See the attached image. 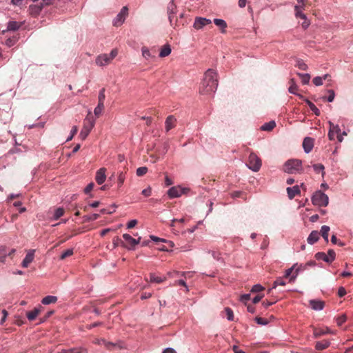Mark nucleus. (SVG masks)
Segmentation results:
<instances>
[{
	"label": "nucleus",
	"instance_id": "nucleus-1",
	"mask_svg": "<svg viewBox=\"0 0 353 353\" xmlns=\"http://www.w3.org/2000/svg\"><path fill=\"white\" fill-rule=\"evenodd\" d=\"M218 87V74L212 69H208L204 74L203 81L199 88L201 94L210 95L214 93Z\"/></svg>",
	"mask_w": 353,
	"mask_h": 353
},
{
	"label": "nucleus",
	"instance_id": "nucleus-2",
	"mask_svg": "<svg viewBox=\"0 0 353 353\" xmlns=\"http://www.w3.org/2000/svg\"><path fill=\"white\" fill-rule=\"evenodd\" d=\"M94 124L95 119L91 115L90 110H89L88 115L84 119L83 126L79 134V137L81 139H85V138L88 136L92 129L94 128Z\"/></svg>",
	"mask_w": 353,
	"mask_h": 353
},
{
	"label": "nucleus",
	"instance_id": "nucleus-3",
	"mask_svg": "<svg viewBox=\"0 0 353 353\" xmlns=\"http://www.w3.org/2000/svg\"><path fill=\"white\" fill-rule=\"evenodd\" d=\"M283 170L288 174H296L302 171V161L299 159H290L283 166Z\"/></svg>",
	"mask_w": 353,
	"mask_h": 353
},
{
	"label": "nucleus",
	"instance_id": "nucleus-4",
	"mask_svg": "<svg viewBox=\"0 0 353 353\" xmlns=\"http://www.w3.org/2000/svg\"><path fill=\"white\" fill-rule=\"evenodd\" d=\"M294 264H296V266L295 268V272H293L292 275L290 278V283H294L299 274L303 272L310 268H314L316 265V263L314 261H309L305 263H295Z\"/></svg>",
	"mask_w": 353,
	"mask_h": 353
},
{
	"label": "nucleus",
	"instance_id": "nucleus-5",
	"mask_svg": "<svg viewBox=\"0 0 353 353\" xmlns=\"http://www.w3.org/2000/svg\"><path fill=\"white\" fill-rule=\"evenodd\" d=\"M312 204L319 207H325L328 205L329 198L321 190L316 191L312 196Z\"/></svg>",
	"mask_w": 353,
	"mask_h": 353
},
{
	"label": "nucleus",
	"instance_id": "nucleus-6",
	"mask_svg": "<svg viewBox=\"0 0 353 353\" xmlns=\"http://www.w3.org/2000/svg\"><path fill=\"white\" fill-rule=\"evenodd\" d=\"M246 166L253 172H258L261 167V160L255 153L251 152Z\"/></svg>",
	"mask_w": 353,
	"mask_h": 353
},
{
	"label": "nucleus",
	"instance_id": "nucleus-7",
	"mask_svg": "<svg viewBox=\"0 0 353 353\" xmlns=\"http://www.w3.org/2000/svg\"><path fill=\"white\" fill-rule=\"evenodd\" d=\"M315 258L316 260H322L326 263H332L336 258V254L333 250L330 249L327 251V254L323 252L316 253Z\"/></svg>",
	"mask_w": 353,
	"mask_h": 353
},
{
	"label": "nucleus",
	"instance_id": "nucleus-8",
	"mask_svg": "<svg viewBox=\"0 0 353 353\" xmlns=\"http://www.w3.org/2000/svg\"><path fill=\"white\" fill-rule=\"evenodd\" d=\"M177 12V8L174 0H170L167 6V14L171 26H174L173 19Z\"/></svg>",
	"mask_w": 353,
	"mask_h": 353
},
{
	"label": "nucleus",
	"instance_id": "nucleus-9",
	"mask_svg": "<svg viewBox=\"0 0 353 353\" xmlns=\"http://www.w3.org/2000/svg\"><path fill=\"white\" fill-rule=\"evenodd\" d=\"M128 8L124 6L122 8L119 14L113 20V25L115 26H121L125 21L126 16L128 15Z\"/></svg>",
	"mask_w": 353,
	"mask_h": 353
},
{
	"label": "nucleus",
	"instance_id": "nucleus-10",
	"mask_svg": "<svg viewBox=\"0 0 353 353\" xmlns=\"http://www.w3.org/2000/svg\"><path fill=\"white\" fill-rule=\"evenodd\" d=\"M298 3L294 6V10H295V17L296 18H301V19H305V14L303 12V10L305 8V0H297Z\"/></svg>",
	"mask_w": 353,
	"mask_h": 353
},
{
	"label": "nucleus",
	"instance_id": "nucleus-11",
	"mask_svg": "<svg viewBox=\"0 0 353 353\" xmlns=\"http://www.w3.org/2000/svg\"><path fill=\"white\" fill-rule=\"evenodd\" d=\"M183 193L184 189L180 186H173L168 190V195L170 199L178 198Z\"/></svg>",
	"mask_w": 353,
	"mask_h": 353
},
{
	"label": "nucleus",
	"instance_id": "nucleus-12",
	"mask_svg": "<svg viewBox=\"0 0 353 353\" xmlns=\"http://www.w3.org/2000/svg\"><path fill=\"white\" fill-rule=\"evenodd\" d=\"M211 23V20L203 17H196L194 22V28L199 30L203 28L205 26Z\"/></svg>",
	"mask_w": 353,
	"mask_h": 353
},
{
	"label": "nucleus",
	"instance_id": "nucleus-13",
	"mask_svg": "<svg viewBox=\"0 0 353 353\" xmlns=\"http://www.w3.org/2000/svg\"><path fill=\"white\" fill-rule=\"evenodd\" d=\"M176 119L173 115L168 116L165 121V132H168L172 128H174L176 125Z\"/></svg>",
	"mask_w": 353,
	"mask_h": 353
},
{
	"label": "nucleus",
	"instance_id": "nucleus-14",
	"mask_svg": "<svg viewBox=\"0 0 353 353\" xmlns=\"http://www.w3.org/2000/svg\"><path fill=\"white\" fill-rule=\"evenodd\" d=\"M95 62L96 64L99 66H105L108 65L111 61L109 59L108 54H102L96 58Z\"/></svg>",
	"mask_w": 353,
	"mask_h": 353
},
{
	"label": "nucleus",
	"instance_id": "nucleus-15",
	"mask_svg": "<svg viewBox=\"0 0 353 353\" xmlns=\"http://www.w3.org/2000/svg\"><path fill=\"white\" fill-rule=\"evenodd\" d=\"M105 171L106 169L104 168H101L97 171L95 180L99 185H101L105 182L106 179Z\"/></svg>",
	"mask_w": 353,
	"mask_h": 353
},
{
	"label": "nucleus",
	"instance_id": "nucleus-16",
	"mask_svg": "<svg viewBox=\"0 0 353 353\" xmlns=\"http://www.w3.org/2000/svg\"><path fill=\"white\" fill-rule=\"evenodd\" d=\"M314 147V139L311 137H305L303 141V148L304 152L307 154L310 153Z\"/></svg>",
	"mask_w": 353,
	"mask_h": 353
},
{
	"label": "nucleus",
	"instance_id": "nucleus-17",
	"mask_svg": "<svg viewBox=\"0 0 353 353\" xmlns=\"http://www.w3.org/2000/svg\"><path fill=\"white\" fill-rule=\"evenodd\" d=\"M34 250H30L26 255L25 258L23 259L21 265L23 268H27L30 263L32 262L34 260Z\"/></svg>",
	"mask_w": 353,
	"mask_h": 353
},
{
	"label": "nucleus",
	"instance_id": "nucleus-18",
	"mask_svg": "<svg viewBox=\"0 0 353 353\" xmlns=\"http://www.w3.org/2000/svg\"><path fill=\"white\" fill-rule=\"evenodd\" d=\"M288 196L290 199H292L295 197V196L300 194V188L299 185H294L293 187L287 188Z\"/></svg>",
	"mask_w": 353,
	"mask_h": 353
},
{
	"label": "nucleus",
	"instance_id": "nucleus-19",
	"mask_svg": "<svg viewBox=\"0 0 353 353\" xmlns=\"http://www.w3.org/2000/svg\"><path fill=\"white\" fill-rule=\"evenodd\" d=\"M310 305L312 309L316 311H321L324 307V302L320 300H310Z\"/></svg>",
	"mask_w": 353,
	"mask_h": 353
},
{
	"label": "nucleus",
	"instance_id": "nucleus-20",
	"mask_svg": "<svg viewBox=\"0 0 353 353\" xmlns=\"http://www.w3.org/2000/svg\"><path fill=\"white\" fill-rule=\"evenodd\" d=\"M320 237V233L316 230H313L309 234L307 241L310 245H313L317 242Z\"/></svg>",
	"mask_w": 353,
	"mask_h": 353
},
{
	"label": "nucleus",
	"instance_id": "nucleus-21",
	"mask_svg": "<svg viewBox=\"0 0 353 353\" xmlns=\"http://www.w3.org/2000/svg\"><path fill=\"white\" fill-rule=\"evenodd\" d=\"M172 52L171 47L169 44H165L163 46L159 52L160 57H165L170 54Z\"/></svg>",
	"mask_w": 353,
	"mask_h": 353
},
{
	"label": "nucleus",
	"instance_id": "nucleus-22",
	"mask_svg": "<svg viewBox=\"0 0 353 353\" xmlns=\"http://www.w3.org/2000/svg\"><path fill=\"white\" fill-rule=\"evenodd\" d=\"M21 27V24L15 21H10L7 24L8 31H16Z\"/></svg>",
	"mask_w": 353,
	"mask_h": 353
},
{
	"label": "nucleus",
	"instance_id": "nucleus-23",
	"mask_svg": "<svg viewBox=\"0 0 353 353\" xmlns=\"http://www.w3.org/2000/svg\"><path fill=\"white\" fill-rule=\"evenodd\" d=\"M57 301V297L56 296L48 295L45 296L42 300L41 303L43 305H50L51 303H54Z\"/></svg>",
	"mask_w": 353,
	"mask_h": 353
},
{
	"label": "nucleus",
	"instance_id": "nucleus-24",
	"mask_svg": "<svg viewBox=\"0 0 353 353\" xmlns=\"http://www.w3.org/2000/svg\"><path fill=\"white\" fill-rule=\"evenodd\" d=\"M40 312V307H35L33 310L27 313V318L29 321H34L39 313Z\"/></svg>",
	"mask_w": 353,
	"mask_h": 353
},
{
	"label": "nucleus",
	"instance_id": "nucleus-25",
	"mask_svg": "<svg viewBox=\"0 0 353 353\" xmlns=\"http://www.w3.org/2000/svg\"><path fill=\"white\" fill-rule=\"evenodd\" d=\"M330 345V342L329 341L325 340V341L316 342L315 347L317 350H322L326 349Z\"/></svg>",
	"mask_w": 353,
	"mask_h": 353
},
{
	"label": "nucleus",
	"instance_id": "nucleus-26",
	"mask_svg": "<svg viewBox=\"0 0 353 353\" xmlns=\"http://www.w3.org/2000/svg\"><path fill=\"white\" fill-rule=\"evenodd\" d=\"M276 126V123L274 121H270L269 122L265 123L263 125L261 126V130L263 131H270Z\"/></svg>",
	"mask_w": 353,
	"mask_h": 353
},
{
	"label": "nucleus",
	"instance_id": "nucleus-27",
	"mask_svg": "<svg viewBox=\"0 0 353 353\" xmlns=\"http://www.w3.org/2000/svg\"><path fill=\"white\" fill-rule=\"evenodd\" d=\"M59 353H87V351L82 347H74L69 350H63Z\"/></svg>",
	"mask_w": 353,
	"mask_h": 353
},
{
	"label": "nucleus",
	"instance_id": "nucleus-28",
	"mask_svg": "<svg viewBox=\"0 0 353 353\" xmlns=\"http://www.w3.org/2000/svg\"><path fill=\"white\" fill-rule=\"evenodd\" d=\"M64 214V209L63 208H58L54 210L52 220L57 221Z\"/></svg>",
	"mask_w": 353,
	"mask_h": 353
},
{
	"label": "nucleus",
	"instance_id": "nucleus-29",
	"mask_svg": "<svg viewBox=\"0 0 353 353\" xmlns=\"http://www.w3.org/2000/svg\"><path fill=\"white\" fill-rule=\"evenodd\" d=\"M97 343L104 345L108 350H112L117 345L115 343L108 342L105 339H99L97 340Z\"/></svg>",
	"mask_w": 353,
	"mask_h": 353
},
{
	"label": "nucleus",
	"instance_id": "nucleus-30",
	"mask_svg": "<svg viewBox=\"0 0 353 353\" xmlns=\"http://www.w3.org/2000/svg\"><path fill=\"white\" fill-rule=\"evenodd\" d=\"M214 23H215L216 26L222 29V32H225V29L227 28V23L223 19H214Z\"/></svg>",
	"mask_w": 353,
	"mask_h": 353
},
{
	"label": "nucleus",
	"instance_id": "nucleus-31",
	"mask_svg": "<svg viewBox=\"0 0 353 353\" xmlns=\"http://www.w3.org/2000/svg\"><path fill=\"white\" fill-rule=\"evenodd\" d=\"M305 103L308 105L310 110L314 113L315 115L319 116L320 114V110L316 107V105L312 103L307 99H305Z\"/></svg>",
	"mask_w": 353,
	"mask_h": 353
},
{
	"label": "nucleus",
	"instance_id": "nucleus-32",
	"mask_svg": "<svg viewBox=\"0 0 353 353\" xmlns=\"http://www.w3.org/2000/svg\"><path fill=\"white\" fill-rule=\"evenodd\" d=\"M329 75L325 74L323 77H316L313 79V83L316 86L323 85V81L326 79Z\"/></svg>",
	"mask_w": 353,
	"mask_h": 353
},
{
	"label": "nucleus",
	"instance_id": "nucleus-33",
	"mask_svg": "<svg viewBox=\"0 0 353 353\" xmlns=\"http://www.w3.org/2000/svg\"><path fill=\"white\" fill-rule=\"evenodd\" d=\"M297 74L301 78L303 84L306 85L310 82V75L309 74L297 73Z\"/></svg>",
	"mask_w": 353,
	"mask_h": 353
},
{
	"label": "nucleus",
	"instance_id": "nucleus-34",
	"mask_svg": "<svg viewBox=\"0 0 353 353\" xmlns=\"http://www.w3.org/2000/svg\"><path fill=\"white\" fill-rule=\"evenodd\" d=\"M290 86L288 88V91L290 93L293 94H296V90H297L298 87L296 85L295 81L294 79H291L290 80Z\"/></svg>",
	"mask_w": 353,
	"mask_h": 353
},
{
	"label": "nucleus",
	"instance_id": "nucleus-35",
	"mask_svg": "<svg viewBox=\"0 0 353 353\" xmlns=\"http://www.w3.org/2000/svg\"><path fill=\"white\" fill-rule=\"evenodd\" d=\"M17 41H18V37L16 36H14L12 37H10V38L7 39L5 41V44L8 47L10 48V47L14 46Z\"/></svg>",
	"mask_w": 353,
	"mask_h": 353
},
{
	"label": "nucleus",
	"instance_id": "nucleus-36",
	"mask_svg": "<svg viewBox=\"0 0 353 353\" xmlns=\"http://www.w3.org/2000/svg\"><path fill=\"white\" fill-rule=\"evenodd\" d=\"M312 167H313L314 170L316 173H319L321 172L322 176H323L325 175V172H324L325 167L323 164H321V163L314 164L312 165Z\"/></svg>",
	"mask_w": 353,
	"mask_h": 353
},
{
	"label": "nucleus",
	"instance_id": "nucleus-37",
	"mask_svg": "<svg viewBox=\"0 0 353 353\" xmlns=\"http://www.w3.org/2000/svg\"><path fill=\"white\" fill-rule=\"evenodd\" d=\"M141 52H142V56L146 59H149L154 57V56L152 55L149 49L147 47H143L141 48Z\"/></svg>",
	"mask_w": 353,
	"mask_h": 353
},
{
	"label": "nucleus",
	"instance_id": "nucleus-38",
	"mask_svg": "<svg viewBox=\"0 0 353 353\" xmlns=\"http://www.w3.org/2000/svg\"><path fill=\"white\" fill-rule=\"evenodd\" d=\"M331 331L329 328H326L325 330H314V336L315 338H318L322 335H324L325 334H328V333H330Z\"/></svg>",
	"mask_w": 353,
	"mask_h": 353
},
{
	"label": "nucleus",
	"instance_id": "nucleus-39",
	"mask_svg": "<svg viewBox=\"0 0 353 353\" xmlns=\"http://www.w3.org/2000/svg\"><path fill=\"white\" fill-rule=\"evenodd\" d=\"M286 283L283 280L281 277H279L276 279V281L273 283V286L272 288L269 290V292L274 288H276L278 285H285Z\"/></svg>",
	"mask_w": 353,
	"mask_h": 353
},
{
	"label": "nucleus",
	"instance_id": "nucleus-40",
	"mask_svg": "<svg viewBox=\"0 0 353 353\" xmlns=\"http://www.w3.org/2000/svg\"><path fill=\"white\" fill-rule=\"evenodd\" d=\"M103 108H104V103H98L97 106L94 110V113L95 116L99 117L101 114Z\"/></svg>",
	"mask_w": 353,
	"mask_h": 353
},
{
	"label": "nucleus",
	"instance_id": "nucleus-41",
	"mask_svg": "<svg viewBox=\"0 0 353 353\" xmlns=\"http://www.w3.org/2000/svg\"><path fill=\"white\" fill-rule=\"evenodd\" d=\"M225 312L226 314V317L228 321H232L234 320V314L231 308L225 307Z\"/></svg>",
	"mask_w": 353,
	"mask_h": 353
},
{
	"label": "nucleus",
	"instance_id": "nucleus-42",
	"mask_svg": "<svg viewBox=\"0 0 353 353\" xmlns=\"http://www.w3.org/2000/svg\"><path fill=\"white\" fill-rule=\"evenodd\" d=\"M330 130L335 134H339L341 132V128L339 125H334L332 122L329 121Z\"/></svg>",
	"mask_w": 353,
	"mask_h": 353
},
{
	"label": "nucleus",
	"instance_id": "nucleus-43",
	"mask_svg": "<svg viewBox=\"0 0 353 353\" xmlns=\"http://www.w3.org/2000/svg\"><path fill=\"white\" fill-rule=\"evenodd\" d=\"M123 238L125 240V241H126L129 244V245H130V247H132V243L135 242V239L132 238L128 234H123Z\"/></svg>",
	"mask_w": 353,
	"mask_h": 353
},
{
	"label": "nucleus",
	"instance_id": "nucleus-44",
	"mask_svg": "<svg viewBox=\"0 0 353 353\" xmlns=\"http://www.w3.org/2000/svg\"><path fill=\"white\" fill-rule=\"evenodd\" d=\"M296 66L302 70H307V65L302 59H297Z\"/></svg>",
	"mask_w": 353,
	"mask_h": 353
},
{
	"label": "nucleus",
	"instance_id": "nucleus-45",
	"mask_svg": "<svg viewBox=\"0 0 353 353\" xmlns=\"http://www.w3.org/2000/svg\"><path fill=\"white\" fill-rule=\"evenodd\" d=\"M165 280V278L156 276L154 274H150V282L160 283Z\"/></svg>",
	"mask_w": 353,
	"mask_h": 353
},
{
	"label": "nucleus",
	"instance_id": "nucleus-46",
	"mask_svg": "<svg viewBox=\"0 0 353 353\" xmlns=\"http://www.w3.org/2000/svg\"><path fill=\"white\" fill-rule=\"evenodd\" d=\"M148 172V168L145 166L139 167L137 169L136 174L138 176H142Z\"/></svg>",
	"mask_w": 353,
	"mask_h": 353
},
{
	"label": "nucleus",
	"instance_id": "nucleus-47",
	"mask_svg": "<svg viewBox=\"0 0 353 353\" xmlns=\"http://www.w3.org/2000/svg\"><path fill=\"white\" fill-rule=\"evenodd\" d=\"M296 264H293V265H292L291 268H290L287 269V270H285V272L284 277H285V278H288V277H289V279H290V276H291L292 275V274H293V273H292V272H293V271H294V272H295V268H296Z\"/></svg>",
	"mask_w": 353,
	"mask_h": 353
},
{
	"label": "nucleus",
	"instance_id": "nucleus-48",
	"mask_svg": "<svg viewBox=\"0 0 353 353\" xmlns=\"http://www.w3.org/2000/svg\"><path fill=\"white\" fill-rule=\"evenodd\" d=\"M263 290L264 288L261 284H255L252 287L250 292L252 293H256L261 292Z\"/></svg>",
	"mask_w": 353,
	"mask_h": 353
},
{
	"label": "nucleus",
	"instance_id": "nucleus-49",
	"mask_svg": "<svg viewBox=\"0 0 353 353\" xmlns=\"http://www.w3.org/2000/svg\"><path fill=\"white\" fill-rule=\"evenodd\" d=\"M125 173H123V172H121L120 173H119L118 179H117L119 187H121L123 185V183L125 181Z\"/></svg>",
	"mask_w": 353,
	"mask_h": 353
},
{
	"label": "nucleus",
	"instance_id": "nucleus-50",
	"mask_svg": "<svg viewBox=\"0 0 353 353\" xmlns=\"http://www.w3.org/2000/svg\"><path fill=\"white\" fill-rule=\"evenodd\" d=\"M73 254V249H68L62 252V254L60 256L61 259H64L68 256H70Z\"/></svg>",
	"mask_w": 353,
	"mask_h": 353
},
{
	"label": "nucleus",
	"instance_id": "nucleus-51",
	"mask_svg": "<svg viewBox=\"0 0 353 353\" xmlns=\"http://www.w3.org/2000/svg\"><path fill=\"white\" fill-rule=\"evenodd\" d=\"M77 131H78L77 126L74 125L72 128L70 136L66 139V141L68 142V141H71L73 137L77 134Z\"/></svg>",
	"mask_w": 353,
	"mask_h": 353
},
{
	"label": "nucleus",
	"instance_id": "nucleus-52",
	"mask_svg": "<svg viewBox=\"0 0 353 353\" xmlns=\"http://www.w3.org/2000/svg\"><path fill=\"white\" fill-rule=\"evenodd\" d=\"M331 242L333 243V244H337L339 245V246H344L345 244V243L342 242L341 241H339L336 235L333 234L331 237Z\"/></svg>",
	"mask_w": 353,
	"mask_h": 353
},
{
	"label": "nucleus",
	"instance_id": "nucleus-53",
	"mask_svg": "<svg viewBox=\"0 0 353 353\" xmlns=\"http://www.w3.org/2000/svg\"><path fill=\"white\" fill-rule=\"evenodd\" d=\"M8 256L6 248L3 246L0 247V261H3Z\"/></svg>",
	"mask_w": 353,
	"mask_h": 353
},
{
	"label": "nucleus",
	"instance_id": "nucleus-54",
	"mask_svg": "<svg viewBox=\"0 0 353 353\" xmlns=\"http://www.w3.org/2000/svg\"><path fill=\"white\" fill-rule=\"evenodd\" d=\"M105 97V89L102 88L99 91V96H98L99 103H104Z\"/></svg>",
	"mask_w": 353,
	"mask_h": 353
},
{
	"label": "nucleus",
	"instance_id": "nucleus-55",
	"mask_svg": "<svg viewBox=\"0 0 353 353\" xmlns=\"http://www.w3.org/2000/svg\"><path fill=\"white\" fill-rule=\"evenodd\" d=\"M330 228L327 225H323L321 228V234L322 236H328V232L330 231Z\"/></svg>",
	"mask_w": 353,
	"mask_h": 353
},
{
	"label": "nucleus",
	"instance_id": "nucleus-56",
	"mask_svg": "<svg viewBox=\"0 0 353 353\" xmlns=\"http://www.w3.org/2000/svg\"><path fill=\"white\" fill-rule=\"evenodd\" d=\"M254 320L258 324L261 325H265L268 323V321L267 319L261 318V317L257 316L254 319Z\"/></svg>",
	"mask_w": 353,
	"mask_h": 353
},
{
	"label": "nucleus",
	"instance_id": "nucleus-57",
	"mask_svg": "<svg viewBox=\"0 0 353 353\" xmlns=\"http://www.w3.org/2000/svg\"><path fill=\"white\" fill-rule=\"evenodd\" d=\"M327 92L329 94L328 97H327V101L328 102H332L335 97V93L333 90H328Z\"/></svg>",
	"mask_w": 353,
	"mask_h": 353
},
{
	"label": "nucleus",
	"instance_id": "nucleus-58",
	"mask_svg": "<svg viewBox=\"0 0 353 353\" xmlns=\"http://www.w3.org/2000/svg\"><path fill=\"white\" fill-rule=\"evenodd\" d=\"M99 217V214H92L85 216V219L90 221H95Z\"/></svg>",
	"mask_w": 353,
	"mask_h": 353
},
{
	"label": "nucleus",
	"instance_id": "nucleus-59",
	"mask_svg": "<svg viewBox=\"0 0 353 353\" xmlns=\"http://www.w3.org/2000/svg\"><path fill=\"white\" fill-rule=\"evenodd\" d=\"M303 19V22L301 23V26L304 30H306L310 26V20H308L306 15H305V19Z\"/></svg>",
	"mask_w": 353,
	"mask_h": 353
},
{
	"label": "nucleus",
	"instance_id": "nucleus-60",
	"mask_svg": "<svg viewBox=\"0 0 353 353\" xmlns=\"http://www.w3.org/2000/svg\"><path fill=\"white\" fill-rule=\"evenodd\" d=\"M346 321V316L341 315L336 319V323L338 325H341Z\"/></svg>",
	"mask_w": 353,
	"mask_h": 353
},
{
	"label": "nucleus",
	"instance_id": "nucleus-61",
	"mask_svg": "<svg viewBox=\"0 0 353 353\" xmlns=\"http://www.w3.org/2000/svg\"><path fill=\"white\" fill-rule=\"evenodd\" d=\"M141 194L146 197L150 196L152 194L151 188L148 186L147 188L143 190Z\"/></svg>",
	"mask_w": 353,
	"mask_h": 353
},
{
	"label": "nucleus",
	"instance_id": "nucleus-62",
	"mask_svg": "<svg viewBox=\"0 0 353 353\" xmlns=\"http://www.w3.org/2000/svg\"><path fill=\"white\" fill-rule=\"evenodd\" d=\"M2 314H3V316L1 317V321H0L1 325H3V323L6 321V319L8 316V312L6 310H3Z\"/></svg>",
	"mask_w": 353,
	"mask_h": 353
},
{
	"label": "nucleus",
	"instance_id": "nucleus-63",
	"mask_svg": "<svg viewBox=\"0 0 353 353\" xmlns=\"http://www.w3.org/2000/svg\"><path fill=\"white\" fill-rule=\"evenodd\" d=\"M94 185V184L93 182H91L89 184H88V185L84 189L85 194H89L90 191L93 189Z\"/></svg>",
	"mask_w": 353,
	"mask_h": 353
},
{
	"label": "nucleus",
	"instance_id": "nucleus-64",
	"mask_svg": "<svg viewBox=\"0 0 353 353\" xmlns=\"http://www.w3.org/2000/svg\"><path fill=\"white\" fill-rule=\"evenodd\" d=\"M112 243L114 248H117L119 243H121L123 246V245H125L123 242L118 236L114 238Z\"/></svg>",
	"mask_w": 353,
	"mask_h": 353
}]
</instances>
